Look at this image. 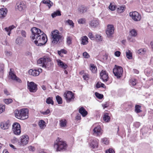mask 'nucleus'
I'll return each mask as SVG.
<instances>
[{"instance_id": "obj_1", "label": "nucleus", "mask_w": 153, "mask_h": 153, "mask_svg": "<svg viewBox=\"0 0 153 153\" xmlns=\"http://www.w3.org/2000/svg\"><path fill=\"white\" fill-rule=\"evenodd\" d=\"M32 34L30 37L32 40L35 39L34 43L36 45L41 46L45 45L47 42L46 36L44 32L40 29L33 27L31 29Z\"/></svg>"}, {"instance_id": "obj_2", "label": "nucleus", "mask_w": 153, "mask_h": 153, "mask_svg": "<svg viewBox=\"0 0 153 153\" xmlns=\"http://www.w3.org/2000/svg\"><path fill=\"white\" fill-rule=\"evenodd\" d=\"M37 64L42 67H45L49 70L51 69L53 65V63L51 61V59L48 56H45L38 60Z\"/></svg>"}, {"instance_id": "obj_3", "label": "nucleus", "mask_w": 153, "mask_h": 153, "mask_svg": "<svg viewBox=\"0 0 153 153\" xmlns=\"http://www.w3.org/2000/svg\"><path fill=\"white\" fill-rule=\"evenodd\" d=\"M66 146V143L59 138L57 139L54 144V147L57 151L65 149Z\"/></svg>"}, {"instance_id": "obj_4", "label": "nucleus", "mask_w": 153, "mask_h": 153, "mask_svg": "<svg viewBox=\"0 0 153 153\" xmlns=\"http://www.w3.org/2000/svg\"><path fill=\"white\" fill-rule=\"evenodd\" d=\"M51 39L53 44H56L61 39L62 36L59 34V31L57 30L52 31L51 32Z\"/></svg>"}, {"instance_id": "obj_5", "label": "nucleus", "mask_w": 153, "mask_h": 153, "mask_svg": "<svg viewBox=\"0 0 153 153\" xmlns=\"http://www.w3.org/2000/svg\"><path fill=\"white\" fill-rule=\"evenodd\" d=\"M123 72V68L116 65H115V68L113 69V73L117 78H120L122 76Z\"/></svg>"}, {"instance_id": "obj_6", "label": "nucleus", "mask_w": 153, "mask_h": 153, "mask_svg": "<svg viewBox=\"0 0 153 153\" xmlns=\"http://www.w3.org/2000/svg\"><path fill=\"white\" fill-rule=\"evenodd\" d=\"M12 130L14 134L19 135L21 132L20 125L17 123H14L12 126Z\"/></svg>"}, {"instance_id": "obj_7", "label": "nucleus", "mask_w": 153, "mask_h": 153, "mask_svg": "<svg viewBox=\"0 0 153 153\" xmlns=\"http://www.w3.org/2000/svg\"><path fill=\"white\" fill-rule=\"evenodd\" d=\"M27 88L31 92H35L37 90V85L33 82L27 83Z\"/></svg>"}, {"instance_id": "obj_8", "label": "nucleus", "mask_w": 153, "mask_h": 153, "mask_svg": "<svg viewBox=\"0 0 153 153\" xmlns=\"http://www.w3.org/2000/svg\"><path fill=\"white\" fill-rule=\"evenodd\" d=\"M114 28L112 25H109L107 26V29L106 30V33L108 37L112 36L114 33Z\"/></svg>"}, {"instance_id": "obj_9", "label": "nucleus", "mask_w": 153, "mask_h": 153, "mask_svg": "<svg viewBox=\"0 0 153 153\" xmlns=\"http://www.w3.org/2000/svg\"><path fill=\"white\" fill-rule=\"evenodd\" d=\"M129 15L132 19L135 21H139L141 19V17L140 15L136 11L130 12Z\"/></svg>"}, {"instance_id": "obj_10", "label": "nucleus", "mask_w": 153, "mask_h": 153, "mask_svg": "<svg viewBox=\"0 0 153 153\" xmlns=\"http://www.w3.org/2000/svg\"><path fill=\"white\" fill-rule=\"evenodd\" d=\"M29 137L26 135H22L20 137V140L19 142L20 146H24L26 145L28 142Z\"/></svg>"}, {"instance_id": "obj_11", "label": "nucleus", "mask_w": 153, "mask_h": 153, "mask_svg": "<svg viewBox=\"0 0 153 153\" xmlns=\"http://www.w3.org/2000/svg\"><path fill=\"white\" fill-rule=\"evenodd\" d=\"M15 115H27L29 114V109L27 108H23L19 110H15L14 112Z\"/></svg>"}, {"instance_id": "obj_12", "label": "nucleus", "mask_w": 153, "mask_h": 153, "mask_svg": "<svg viewBox=\"0 0 153 153\" xmlns=\"http://www.w3.org/2000/svg\"><path fill=\"white\" fill-rule=\"evenodd\" d=\"M100 79L104 82H106L108 80V74L105 71L102 70L100 73Z\"/></svg>"}, {"instance_id": "obj_13", "label": "nucleus", "mask_w": 153, "mask_h": 153, "mask_svg": "<svg viewBox=\"0 0 153 153\" xmlns=\"http://www.w3.org/2000/svg\"><path fill=\"white\" fill-rule=\"evenodd\" d=\"M64 97L68 102H69L72 99L74 98L73 93L71 91H68L67 93L64 94Z\"/></svg>"}, {"instance_id": "obj_14", "label": "nucleus", "mask_w": 153, "mask_h": 153, "mask_svg": "<svg viewBox=\"0 0 153 153\" xmlns=\"http://www.w3.org/2000/svg\"><path fill=\"white\" fill-rule=\"evenodd\" d=\"M93 134L96 136L101 135L102 133V130L100 126L95 127L93 130Z\"/></svg>"}, {"instance_id": "obj_15", "label": "nucleus", "mask_w": 153, "mask_h": 153, "mask_svg": "<svg viewBox=\"0 0 153 153\" xmlns=\"http://www.w3.org/2000/svg\"><path fill=\"white\" fill-rule=\"evenodd\" d=\"M10 126V123L9 120L2 122L1 123L0 126L1 128L2 129H8Z\"/></svg>"}, {"instance_id": "obj_16", "label": "nucleus", "mask_w": 153, "mask_h": 153, "mask_svg": "<svg viewBox=\"0 0 153 153\" xmlns=\"http://www.w3.org/2000/svg\"><path fill=\"white\" fill-rule=\"evenodd\" d=\"M25 4L23 2H19L17 3L16 8L19 11H22L25 8Z\"/></svg>"}, {"instance_id": "obj_17", "label": "nucleus", "mask_w": 153, "mask_h": 153, "mask_svg": "<svg viewBox=\"0 0 153 153\" xmlns=\"http://www.w3.org/2000/svg\"><path fill=\"white\" fill-rule=\"evenodd\" d=\"M9 77L12 79L15 80L19 82H21V80L12 72L11 69H10V71L9 72Z\"/></svg>"}, {"instance_id": "obj_18", "label": "nucleus", "mask_w": 153, "mask_h": 153, "mask_svg": "<svg viewBox=\"0 0 153 153\" xmlns=\"http://www.w3.org/2000/svg\"><path fill=\"white\" fill-rule=\"evenodd\" d=\"M91 148L92 149L97 148L98 147V142L96 140H93L89 143Z\"/></svg>"}, {"instance_id": "obj_19", "label": "nucleus", "mask_w": 153, "mask_h": 153, "mask_svg": "<svg viewBox=\"0 0 153 153\" xmlns=\"http://www.w3.org/2000/svg\"><path fill=\"white\" fill-rule=\"evenodd\" d=\"M58 66L64 69H66L68 67V65L60 59L56 60Z\"/></svg>"}, {"instance_id": "obj_20", "label": "nucleus", "mask_w": 153, "mask_h": 153, "mask_svg": "<svg viewBox=\"0 0 153 153\" xmlns=\"http://www.w3.org/2000/svg\"><path fill=\"white\" fill-rule=\"evenodd\" d=\"M7 12V10L5 8H1L0 9V18H2L5 16Z\"/></svg>"}, {"instance_id": "obj_21", "label": "nucleus", "mask_w": 153, "mask_h": 153, "mask_svg": "<svg viewBox=\"0 0 153 153\" xmlns=\"http://www.w3.org/2000/svg\"><path fill=\"white\" fill-rule=\"evenodd\" d=\"M99 24V21L97 19H94L91 21L90 23V25L93 27H95L97 26Z\"/></svg>"}, {"instance_id": "obj_22", "label": "nucleus", "mask_w": 153, "mask_h": 153, "mask_svg": "<svg viewBox=\"0 0 153 153\" xmlns=\"http://www.w3.org/2000/svg\"><path fill=\"white\" fill-rule=\"evenodd\" d=\"M28 73L30 75L33 76H37L39 75V72L37 70H33L30 69Z\"/></svg>"}, {"instance_id": "obj_23", "label": "nucleus", "mask_w": 153, "mask_h": 153, "mask_svg": "<svg viewBox=\"0 0 153 153\" xmlns=\"http://www.w3.org/2000/svg\"><path fill=\"white\" fill-rule=\"evenodd\" d=\"M24 41V39L21 36H19L16 39L15 43L17 45H21L22 44Z\"/></svg>"}, {"instance_id": "obj_24", "label": "nucleus", "mask_w": 153, "mask_h": 153, "mask_svg": "<svg viewBox=\"0 0 153 153\" xmlns=\"http://www.w3.org/2000/svg\"><path fill=\"white\" fill-rule=\"evenodd\" d=\"M38 125L39 128L42 129L45 128L46 126V123L45 121L42 120H39L38 123Z\"/></svg>"}, {"instance_id": "obj_25", "label": "nucleus", "mask_w": 153, "mask_h": 153, "mask_svg": "<svg viewBox=\"0 0 153 153\" xmlns=\"http://www.w3.org/2000/svg\"><path fill=\"white\" fill-rule=\"evenodd\" d=\"M78 11L80 13H83L87 11V9L86 7L82 5L79 6L78 9Z\"/></svg>"}, {"instance_id": "obj_26", "label": "nucleus", "mask_w": 153, "mask_h": 153, "mask_svg": "<svg viewBox=\"0 0 153 153\" xmlns=\"http://www.w3.org/2000/svg\"><path fill=\"white\" fill-rule=\"evenodd\" d=\"M67 121L65 119H61L59 121V125L62 128L65 127L66 126Z\"/></svg>"}, {"instance_id": "obj_27", "label": "nucleus", "mask_w": 153, "mask_h": 153, "mask_svg": "<svg viewBox=\"0 0 153 153\" xmlns=\"http://www.w3.org/2000/svg\"><path fill=\"white\" fill-rule=\"evenodd\" d=\"M88 38L85 36H84L81 38V44L83 45H86L88 43Z\"/></svg>"}, {"instance_id": "obj_28", "label": "nucleus", "mask_w": 153, "mask_h": 153, "mask_svg": "<svg viewBox=\"0 0 153 153\" xmlns=\"http://www.w3.org/2000/svg\"><path fill=\"white\" fill-rule=\"evenodd\" d=\"M129 35L131 36L135 37L137 35V31L135 29H132L129 32Z\"/></svg>"}, {"instance_id": "obj_29", "label": "nucleus", "mask_w": 153, "mask_h": 153, "mask_svg": "<svg viewBox=\"0 0 153 153\" xmlns=\"http://www.w3.org/2000/svg\"><path fill=\"white\" fill-rule=\"evenodd\" d=\"M42 2L47 4L49 8H50L53 5V3L49 0H43L42 1Z\"/></svg>"}, {"instance_id": "obj_30", "label": "nucleus", "mask_w": 153, "mask_h": 153, "mask_svg": "<svg viewBox=\"0 0 153 153\" xmlns=\"http://www.w3.org/2000/svg\"><path fill=\"white\" fill-rule=\"evenodd\" d=\"M15 28V27L13 25H12L8 27H5L4 29L6 31L8 32V35L10 36V31Z\"/></svg>"}, {"instance_id": "obj_31", "label": "nucleus", "mask_w": 153, "mask_h": 153, "mask_svg": "<svg viewBox=\"0 0 153 153\" xmlns=\"http://www.w3.org/2000/svg\"><path fill=\"white\" fill-rule=\"evenodd\" d=\"M79 111L81 115H87L88 114L87 111L83 107L80 108L79 110Z\"/></svg>"}, {"instance_id": "obj_32", "label": "nucleus", "mask_w": 153, "mask_h": 153, "mask_svg": "<svg viewBox=\"0 0 153 153\" xmlns=\"http://www.w3.org/2000/svg\"><path fill=\"white\" fill-rule=\"evenodd\" d=\"M126 56L129 59H132V53L129 50H127L126 52Z\"/></svg>"}, {"instance_id": "obj_33", "label": "nucleus", "mask_w": 153, "mask_h": 153, "mask_svg": "<svg viewBox=\"0 0 153 153\" xmlns=\"http://www.w3.org/2000/svg\"><path fill=\"white\" fill-rule=\"evenodd\" d=\"M16 117L20 120H24L28 118V115H15Z\"/></svg>"}, {"instance_id": "obj_34", "label": "nucleus", "mask_w": 153, "mask_h": 153, "mask_svg": "<svg viewBox=\"0 0 153 153\" xmlns=\"http://www.w3.org/2000/svg\"><path fill=\"white\" fill-rule=\"evenodd\" d=\"M61 15L60 11L59 10H57L51 14V16L53 18L56 17V16H61Z\"/></svg>"}, {"instance_id": "obj_35", "label": "nucleus", "mask_w": 153, "mask_h": 153, "mask_svg": "<svg viewBox=\"0 0 153 153\" xmlns=\"http://www.w3.org/2000/svg\"><path fill=\"white\" fill-rule=\"evenodd\" d=\"M125 9V6H120L118 8V12L120 13H121L124 11Z\"/></svg>"}, {"instance_id": "obj_36", "label": "nucleus", "mask_w": 153, "mask_h": 153, "mask_svg": "<svg viewBox=\"0 0 153 153\" xmlns=\"http://www.w3.org/2000/svg\"><path fill=\"white\" fill-rule=\"evenodd\" d=\"M90 70H91L92 72L95 73L97 71V68L96 67L94 66L93 64H91V67L90 68Z\"/></svg>"}, {"instance_id": "obj_37", "label": "nucleus", "mask_w": 153, "mask_h": 153, "mask_svg": "<svg viewBox=\"0 0 153 153\" xmlns=\"http://www.w3.org/2000/svg\"><path fill=\"white\" fill-rule=\"evenodd\" d=\"M56 99L57 102L59 104H62V98L59 96H57L56 97Z\"/></svg>"}, {"instance_id": "obj_38", "label": "nucleus", "mask_w": 153, "mask_h": 153, "mask_svg": "<svg viewBox=\"0 0 153 153\" xmlns=\"http://www.w3.org/2000/svg\"><path fill=\"white\" fill-rule=\"evenodd\" d=\"M103 118L105 122H108L110 120V117L109 115H103Z\"/></svg>"}, {"instance_id": "obj_39", "label": "nucleus", "mask_w": 153, "mask_h": 153, "mask_svg": "<svg viewBox=\"0 0 153 153\" xmlns=\"http://www.w3.org/2000/svg\"><path fill=\"white\" fill-rule=\"evenodd\" d=\"M141 106L138 105H136L135 106V111L137 113L140 112L141 111L140 110Z\"/></svg>"}, {"instance_id": "obj_40", "label": "nucleus", "mask_w": 153, "mask_h": 153, "mask_svg": "<svg viewBox=\"0 0 153 153\" xmlns=\"http://www.w3.org/2000/svg\"><path fill=\"white\" fill-rule=\"evenodd\" d=\"M46 102L48 104H51L53 105V102L52 100V99L51 97H48L46 99Z\"/></svg>"}, {"instance_id": "obj_41", "label": "nucleus", "mask_w": 153, "mask_h": 153, "mask_svg": "<svg viewBox=\"0 0 153 153\" xmlns=\"http://www.w3.org/2000/svg\"><path fill=\"white\" fill-rule=\"evenodd\" d=\"M4 102L5 104H8L12 102L13 100L11 99H4Z\"/></svg>"}, {"instance_id": "obj_42", "label": "nucleus", "mask_w": 153, "mask_h": 153, "mask_svg": "<svg viewBox=\"0 0 153 153\" xmlns=\"http://www.w3.org/2000/svg\"><path fill=\"white\" fill-rule=\"evenodd\" d=\"M95 94L96 97L99 99H102L103 97V96L101 94H100L96 92L95 93Z\"/></svg>"}, {"instance_id": "obj_43", "label": "nucleus", "mask_w": 153, "mask_h": 153, "mask_svg": "<svg viewBox=\"0 0 153 153\" xmlns=\"http://www.w3.org/2000/svg\"><path fill=\"white\" fill-rule=\"evenodd\" d=\"M96 40L98 41H102V37L99 34H97L95 37Z\"/></svg>"}, {"instance_id": "obj_44", "label": "nucleus", "mask_w": 153, "mask_h": 153, "mask_svg": "<svg viewBox=\"0 0 153 153\" xmlns=\"http://www.w3.org/2000/svg\"><path fill=\"white\" fill-rule=\"evenodd\" d=\"M5 106L2 104H0V114L4 111Z\"/></svg>"}, {"instance_id": "obj_45", "label": "nucleus", "mask_w": 153, "mask_h": 153, "mask_svg": "<svg viewBox=\"0 0 153 153\" xmlns=\"http://www.w3.org/2000/svg\"><path fill=\"white\" fill-rule=\"evenodd\" d=\"M130 83L132 85L134 86L136 84L137 80L134 79H131L130 80Z\"/></svg>"}, {"instance_id": "obj_46", "label": "nucleus", "mask_w": 153, "mask_h": 153, "mask_svg": "<svg viewBox=\"0 0 153 153\" xmlns=\"http://www.w3.org/2000/svg\"><path fill=\"white\" fill-rule=\"evenodd\" d=\"M102 142L106 144V145H108L109 144V141H108V139L107 138H104L102 139Z\"/></svg>"}, {"instance_id": "obj_47", "label": "nucleus", "mask_w": 153, "mask_h": 153, "mask_svg": "<svg viewBox=\"0 0 153 153\" xmlns=\"http://www.w3.org/2000/svg\"><path fill=\"white\" fill-rule=\"evenodd\" d=\"M109 9L112 11H114L116 9V7L114 5H113L112 4H110L109 6Z\"/></svg>"}, {"instance_id": "obj_48", "label": "nucleus", "mask_w": 153, "mask_h": 153, "mask_svg": "<svg viewBox=\"0 0 153 153\" xmlns=\"http://www.w3.org/2000/svg\"><path fill=\"white\" fill-rule=\"evenodd\" d=\"M88 36L92 40H94L95 39V37L92 33H89Z\"/></svg>"}, {"instance_id": "obj_49", "label": "nucleus", "mask_w": 153, "mask_h": 153, "mask_svg": "<svg viewBox=\"0 0 153 153\" xmlns=\"http://www.w3.org/2000/svg\"><path fill=\"white\" fill-rule=\"evenodd\" d=\"M83 55L84 57L85 58H88L90 57L89 54L86 52H85L83 53Z\"/></svg>"}, {"instance_id": "obj_50", "label": "nucleus", "mask_w": 153, "mask_h": 153, "mask_svg": "<svg viewBox=\"0 0 153 153\" xmlns=\"http://www.w3.org/2000/svg\"><path fill=\"white\" fill-rule=\"evenodd\" d=\"M21 34L23 37L25 38L26 37V33L25 31L22 30L21 31Z\"/></svg>"}, {"instance_id": "obj_51", "label": "nucleus", "mask_w": 153, "mask_h": 153, "mask_svg": "<svg viewBox=\"0 0 153 153\" xmlns=\"http://www.w3.org/2000/svg\"><path fill=\"white\" fill-rule=\"evenodd\" d=\"M3 91L4 94L6 96H8L10 95V93L6 89H4Z\"/></svg>"}, {"instance_id": "obj_52", "label": "nucleus", "mask_w": 153, "mask_h": 153, "mask_svg": "<svg viewBox=\"0 0 153 153\" xmlns=\"http://www.w3.org/2000/svg\"><path fill=\"white\" fill-rule=\"evenodd\" d=\"M66 22H68V24L70 25H72V27H74V23L72 20H68Z\"/></svg>"}, {"instance_id": "obj_53", "label": "nucleus", "mask_w": 153, "mask_h": 153, "mask_svg": "<svg viewBox=\"0 0 153 153\" xmlns=\"http://www.w3.org/2000/svg\"><path fill=\"white\" fill-rule=\"evenodd\" d=\"M50 112V110L49 109H47L46 111H41V113L42 114L44 115L46 114H48Z\"/></svg>"}, {"instance_id": "obj_54", "label": "nucleus", "mask_w": 153, "mask_h": 153, "mask_svg": "<svg viewBox=\"0 0 153 153\" xmlns=\"http://www.w3.org/2000/svg\"><path fill=\"white\" fill-rule=\"evenodd\" d=\"M106 153H114V150L112 149H109L106 151Z\"/></svg>"}, {"instance_id": "obj_55", "label": "nucleus", "mask_w": 153, "mask_h": 153, "mask_svg": "<svg viewBox=\"0 0 153 153\" xmlns=\"http://www.w3.org/2000/svg\"><path fill=\"white\" fill-rule=\"evenodd\" d=\"M101 82H97L95 85V87L97 88H99L101 87Z\"/></svg>"}, {"instance_id": "obj_56", "label": "nucleus", "mask_w": 153, "mask_h": 153, "mask_svg": "<svg viewBox=\"0 0 153 153\" xmlns=\"http://www.w3.org/2000/svg\"><path fill=\"white\" fill-rule=\"evenodd\" d=\"M67 43L68 45L71 44V40L69 37H67Z\"/></svg>"}, {"instance_id": "obj_57", "label": "nucleus", "mask_w": 153, "mask_h": 153, "mask_svg": "<svg viewBox=\"0 0 153 153\" xmlns=\"http://www.w3.org/2000/svg\"><path fill=\"white\" fill-rule=\"evenodd\" d=\"M145 51L143 49H140L138 51V53L139 54H143Z\"/></svg>"}, {"instance_id": "obj_58", "label": "nucleus", "mask_w": 153, "mask_h": 153, "mask_svg": "<svg viewBox=\"0 0 153 153\" xmlns=\"http://www.w3.org/2000/svg\"><path fill=\"white\" fill-rule=\"evenodd\" d=\"M85 22V21L84 19H81L78 21V22L79 24H83Z\"/></svg>"}, {"instance_id": "obj_59", "label": "nucleus", "mask_w": 153, "mask_h": 153, "mask_svg": "<svg viewBox=\"0 0 153 153\" xmlns=\"http://www.w3.org/2000/svg\"><path fill=\"white\" fill-rule=\"evenodd\" d=\"M120 53H121L120 51H117L115 52L114 54L116 56L119 57L120 56Z\"/></svg>"}, {"instance_id": "obj_60", "label": "nucleus", "mask_w": 153, "mask_h": 153, "mask_svg": "<svg viewBox=\"0 0 153 153\" xmlns=\"http://www.w3.org/2000/svg\"><path fill=\"white\" fill-rule=\"evenodd\" d=\"M5 54L6 56H9L12 54V53L10 52L6 51L5 52Z\"/></svg>"}, {"instance_id": "obj_61", "label": "nucleus", "mask_w": 153, "mask_h": 153, "mask_svg": "<svg viewBox=\"0 0 153 153\" xmlns=\"http://www.w3.org/2000/svg\"><path fill=\"white\" fill-rule=\"evenodd\" d=\"M28 149L30 151H33V152L35 150V148H34V147L33 146H29L28 147Z\"/></svg>"}, {"instance_id": "obj_62", "label": "nucleus", "mask_w": 153, "mask_h": 153, "mask_svg": "<svg viewBox=\"0 0 153 153\" xmlns=\"http://www.w3.org/2000/svg\"><path fill=\"white\" fill-rule=\"evenodd\" d=\"M4 69V65L3 64L0 65V71L3 72V70Z\"/></svg>"}, {"instance_id": "obj_63", "label": "nucleus", "mask_w": 153, "mask_h": 153, "mask_svg": "<svg viewBox=\"0 0 153 153\" xmlns=\"http://www.w3.org/2000/svg\"><path fill=\"white\" fill-rule=\"evenodd\" d=\"M76 119L77 120H79L81 119L80 115H77L75 117Z\"/></svg>"}, {"instance_id": "obj_64", "label": "nucleus", "mask_w": 153, "mask_h": 153, "mask_svg": "<svg viewBox=\"0 0 153 153\" xmlns=\"http://www.w3.org/2000/svg\"><path fill=\"white\" fill-rule=\"evenodd\" d=\"M83 77L84 78V79L86 80L88 78V75H83Z\"/></svg>"}]
</instances>
